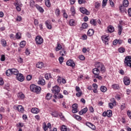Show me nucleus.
<instances>
[{
  "label": "nucleus",
  "mask_w": 131,
  "mask_h": 131,
  "mask_svg": "<svg viewBox=\"0 0 131 131\" xmlns=\"http://www.w3.org/2000/svg\"><path fill=\"white\" fill-rule=\"evenodd\" d=\"M95 68H97L99 70L101 73H104L106 71V68L105 66L103 64V62H96L94 65Z\"/></svg>",
  "instance_id": "f257e3e1"
},
{
  "label": "nucleus",
  "mask_w": 131,
  "mask_h": 131,
  "mask_svg": "<svg viewBox=\"0 0 131 131\" xmlns=\"http://www.w3.org/2000/svg\"><path fill=\"white\" fill-rule=\"evenodd\" d=\"M30 89L31 92L36 93V94H39V93H40V91L41 90V88H40V87L34 84H32L30 86Z\"/></svg>",
  "instance_id": "f03ea898"
},
{
  "label": "nucleus",
  "mask_w": 131,
  "mask_h": 131,
  "mask_svg": "<svg viewBox=\"0 0 131 131\" xmlns=\"http://www.w3.org/2000/svg\"><path fill=\"white\" fill-rule=\"evenodd\" d=\"M125 66H128L131 68V56H128L124 59Z\"/></svg>",
  "instance_id": "7ed1b4c3"
},
{
  "label": "nucleus",
  "mask_w": 131,
  "mask_h": 131,
  "mask_svg": "<svg viewBox=\"0 0 131 131\" xmlns=\"http://www.w3.org/2000/svg\"><path fill=\"white\" fill-rule=\"evenodd\" d=\"M51 91L53 94H54V96H55V95H58V94L60 93V91H61V89L60 88V87H59V86L55 85Z\"/></svg>",
  "instance_id": "20e7f679"
},
{
  "label": "nucleus",
  "mask_w": 131,
  "mask_h": 131,
  "mask_svg": "<svg viewBox=\"0 0 131 131\" xmlns=\"http://www.w3.org/2000/svg\"><path fill=\"white\" fill-rule=\"evenodd\" d=\"M36 45H41L43 42V39L40 36H37L35 38Z\"/></svg>",
  "instance_id": "39448f33"
},
{
  "label": "nucleus",
  "mask_w": 131,
  "mask_h": 131,
  "mask_svg": "<svg viewBox=\"0 0 131 131\" xmlns=\"http://www.w3.org/2000/svg\"><path fill=\"white\" fill-rule=\"evenodd\" d=\"M101 39L105 45H108V42L109 41V36L106 35H102L101 36Z\"/></svg>",
  "instance_id": "423d86ee"
},
{
  "label": "nucleus",
  "mask_w": 131,
  "mask_h": 131,
  "mask_svg": "<svg viewBox=\"0 0 131 131\" xmlns=\"http://www.w3.org/2000/svg\"><path fill=\"white\" fill-rule=\"evenodd\" d=\"M80 12H81V13H82V14H84L85 15H88L91 14L90 11H88V9L84 7L80 8Z\"/></svg>",
  "instance_id": "0eeeda50"
},
{
  "label": "nucleus",
  "mask_w": 131,
  "mask_h": 131,
  "mask_svg": "<svg viewBox=\"0 0 131 131\" xmlns=\"http://www.w3.org/2000/svg\"><path fill=\"white\" fill-rule=\"evenodd\" d=\"M85 125H86V126H88V127H90V128H91V129H93V130H96V126L93 123L89 122H86L85 123Z\"/></svg>",
  "instance_id": "6e6552de"
},
{
  "label": "nucleus",
  "mask_w": 131,
  "mask_h": 131,
  "mask_svg": "<svg viewBox=\"0 0 131 131\" xmlns=\"http://www.w3.org/2000/svg\"><path fill=\"white\" fill-rule=\"evenodd\" d=\"M72 112L73 113H77L78 112V105L77 103H74L72 105Z\"/></svg>",
  "instance_id": "1a4fd4ad"
},
{
  "label": "nucleus",
  "mask_w": 131,
  "mask_h": 131,
  "mask_svg": "<svg viewBox=\"0 0 131 131\" xmlns=\"http://www.w3.org/2000/svg\"><path fill=\"white\" fill-rule=\"evenodd\" d=\"M123 82L125 85H129V83H130V79L127 76L124 77L123 78Z\"/></svg>",
  "instance_id": "9d476101"
},
{
  "label": "nucleus",
  "mask_w": 131,
  "mask_h": 131,
  "mask_svg": "<svg viewBox=\"0 0 131 131\" xmlns=\"http://www.w3.org/2000/svg\"><path fill=\"white\" fill-rule=\"evenodd\" d=\"M16 79L18 80V81H24V76H23V74H18L16 76Z\"/></svg>",
  "instance_id": "9b49d317"
},
{
  "label": "nucleus",
  "mask_w": 131,
  "mask_h": 131,
  "mask_svg": "<svg viewBox=\"0 0 131 131\" xmlns=\"http://www.w3.org/2000/svg\"><path fill=\"white\" fill-rule=\"evenodd\" d=\"M67 65L68 66H71V67H74L75 66V63L73 60L69 59L67 61Z\"/></svg>",
  "instance_id": "f8f14e48"
},
{
  "label": "nucleus",
  "mask_w": 131,
  "mask_h": 131,
  "mask_svg": "<svg viewBox=\"0 0 131 131\" xmlns=\"http://www.w3.org/2000/svg\"><path fill=\"white\" fill-rule=\"evenodd\" d=\"M36 67L39 69H41L45 67V64L42 62H38L36 63Z\"/></svg>",
  "instance_id": "ddd939ff"
},
{
  "label": "nucleus",
  "mask_w": 131,
  "mask_h": 131,
  "mask_svg": "<svg viewBox=\"0 0 131 131\" xmlns=\"http://www.w3.org/2000/svg\"><path fill=\"white\" fill-rule=\"evenodd\" d=\"M35 8L37 9V10H38V11L39 12H40L41 13H43V12H45V9H43V8H42V7H41V6H40L39 5H38V4H36L35 5Z\"/></svg>",
  "instance_id": "4468645a"
},
{
  "label": "nucleus",
  "mask_w": 131,
  "mask_h": 131,
  "mask_svg": "<svg viewBox=\"0 0 131 131\" xmlns=\"http://www.w3.org/2000/svg\"><path fill=\"white\" fill-rule=\"evenodd\" d=\"M95 33V31L93 29H90L88 30L87 35L88 36H93Z\"/></svg>",
  "instance_id": "2eb2a0df"
},
{
  "label": "nucleus",
  "mask_w": 131,
  "mask_h": 131,
  "mask_svg": "<svg viewBox=\"0 0 131 131\" xmlns=\"http://www.w3.org/2000/svg\"><path fill=\"white\" fill-rule=\"evenodd\" d=\"M17 96L18 99H19V100H23V99L25 98V95H24V94H23L22 92L18 93L17 94Z\"/></svg>",
  "instance_id": "dca6fc26"
},
{
  "label": "nucleus",
  "mask_w": 131,
  "mask_h": 131,
  "mask_svg": "<svg viewBox=\"0 0 131 131\" xmlns=\"http://www.w3.org/2000/svg\"><path fill=\"white\" fill-rule=\"evenodd\" d=\"M112 89L115 90V91H118L120 90V87L118 84H114L112 85Z\"/></svg>",
  "instance_id": "f3484780"
},
{
  "label": "nucleus",
  "mask_w": 131,
  "mask_h": 131,
  "mask_svg": "<svg viewBox=\"0 0 131 131\" xmlns=\"http://www.w3.org/2000/svg\"><path fill=\"white\" fill-rule=\"evenodd\" d=\"M31 112L33 114H37L39 113V110H38V108H37L36 107H33L31 109Z\"/></svg>",
  "instance_id": "a211bd4d"
},
{
  "label": "nucleus",
  "mask_w": 131,
  "mask_h": 131,
  "mask_svg": "<svg viewBox=\"0 0 131 131\" xmlns=\"http://www.w3.org/2000/svg\"><path fill=\"white\" fill-rule=\"evenodd\" d=\"M114 30L115 29L113 26L110 25L107 27V31H108V32H110V33H112V32H114Z\"/></svg>",
  "instance_id": "6ab92c4d"
},
{
  "label": "nucleus",
  "mask_w": 131,
  "mask_h": 131,
  "mask_svg": "<svg viewBox=\"0 0 131 131\" xmlns=\"http://www.w3.org/2000/svg\"><path fill=\"white\" fill-rule=\"evenodd\" d=\"M100 72H101V71L97 68L93 69V73L95 75H99Z\"/></svg>",
  "instance_id": "aec40b11"
},
{
  "label": "nucleus",
  "mask_w": 131,
  "mask_h": 131,
  "mask_svg": "<svg viewBox=\"0 0 131 131\" xmlns=\"http://www.w3.org/2000/svg\"><path fill=\"white\" fill-rule=\"evenodd\" d=\"M18 0H16V3L14 4L15 7H16V9L18 12H20L21 11V8L20 7L19 5V3L17 1Z\"/></svg>",
  "instance_id": "412c9836"
},
{
  "label": "nucleus",
  "mask_w": 131,
  "mask_h": 131,
  "mask_svg": "<svg viewBox=\"0 0 131 131\" xmlns=\"http://www.w3.org/2000/svg\"><path fill=\"white\" fill-rule=\"evenodd\" d=\"M61 131H71L70 128L67 127V126L62 125L60 127Z\"/></svg>",
  "instance_id": "4be33fe9"
},
{
  "label": "nucleus",
  "mask_w": 131,
  "mask_h": 131,
  "mask_svg": "<svg viewBox=\"0 0 131 131\" xmlns=\"http://www.w3.org/2000/svg\"><path fill=\"white\" fill-rule=\"evenodd\" d=\"M88 112V107H85L79 112V115H82Z\"/></svg>",
  "instance_id": "5701e85b"
},
{
  "label": "nucleus",
  "mask_w": 131,
  "mask_h": 131,
  "mask_svg": "<svg viewBox=\"0 0 131 131\" xmlns=\"http://www.w3.org/2000/svg\"><path fill=\"white\" fill-rule=\"evenodd\" d=\"M70 12L72 13V16L73 17H75V15L76 14V12L75 11V9L74 7H72L70 9Z\"/></svg>",
  "instance_id": "b1692460"
},
{
  "label": "nucleus",
  "mask_w": 131,
  "mask_h": 131,
  "mask_svg": "<svg viewBox=\"0 0 131 131\" xmlns=\"http://www.w3.org/2000/svg\"><path fill=\"white\" fill-rule=\"evenodd\" d=\"M12 74L16 75V76L19 74V71L16 69H11Z\"/></svg>",
  "instance_id": "393cba45"
},
{
  "label": "nucleus",
  "mask_w": 131,
  "mask_h": 131,
  "mask_svg": "<svg viewBox=\"0 0 131 131\" xmlns=\"http://www.w3.org/2000/svg\"><path fill=\"white\" fill-rule=\"evenodd\" d=\"M51 115L53 116V117L57 118L58 116H59V113L57 111H55L51 113Z\"/></svg>",
  "instance_id": "a878e982"
},
{
  "label": "nucleus",
  "mask_w": 131,
  "mask_h": 131,
  "mask_svg": "<svg viewBox=\"0 0 131 131\" xmlns=\"http://www.w3.org/2000/svg\"><path fill=\"white\" fill-rule=\"evenodd\" d=\"M37 83L38 84H40V85H45L46 81L43 79H41L38 81Z\"/></svg>",
  "instance_id": "bb28decb"
},
{
  "label": "nucleus",
  "mask_w": 131,
  "mask_h": 131,
  "mask_svg": "<svg viewBox=\"0 0 131 131\" xmlns=\"http://www.w3.org/2000/svg\"><path fill=\"white\" fill-rule=\"evenodd\" d=\"M52 97H53V95H52V94L48 93L45 97L46 100H47L48 101H49L51 100V99H52Z\"/></svg>",
  "instance_id": "cd10ccee"
},
{
  "label": "nucleus",
  "mask_w": 131,
  "mask_h": 131,
  "mask_svg": "<svg viewBox=\"0 0 131 131\" xmlns=\"http://www.w3.org/2000/svg\"><path fill=\"white\" fill-rule=\"evenodd\" d=\"M45 5L47 8H51V1L50 0H45Z\"/></svg>",
  "instance_id": "c85d7f7f"
},
{
  "label": "nucleus",
  "mask_w": 131,
  "mask_h": 131,
  "mask_svg": "<svg viewBox=\"0 0 131 131\" xmlns=\"http://www.w3.org/2000/svg\"><path fill=\"white\" fill-rule=\"evenodd\" d=\"M90 24H91V25H93L94 26H96L97 25V20L95 19H92L90 20Z\"/></svg>",
  "instance_id": "c756f323"
},
{
  "label": "nucleus",
  "mask_w": 131,
  "mask_h": 131,
  "mask_svg": "<svg viewBox=\"0 0 131 131\" xmlns=\"http://www.w3.org/2000/svg\"><path fill=\"white\" fill-rule=\"evenodd\" d=\"M6 74L7 75V76H11V75H12V69L7 70L6 71Z\"/></svg>",
  "instance_id": "7c9ffc66"
},
{
  "label": "nucleus",
  "mask_w": 131,
  "mask_h": 131,
  "mask_svg": "<svg viewBox=\"0 0 131 131\" xmlns=\"http://www.w3.org/2000/svg\"><path fill=\"white\" fill-rule=\"evenodd\" d=\"M54 97L55 99H63V95L59 93L57 95H54Z\"/></svg>",
  "instance_id": "2f4dec72"
},
{
  "label": "nucleus",
  "mask_w": 131,
  "mask_h": 131,
  "mask_svg": "<svg viewBox=\"0 0 131 131\" xmlns=\"http://www.w3.org/2000/svg\"><path fill=\"white\" fill-rule=\"evenodd\" d=\"M55 14L56 17H59V16H60V9H59L58 8H56L55 10Z\"/></svg>",
  "instance_id": "473e14b6"
},
{
  "label": "nucleus",
  "mask_w": 131,
  "mask_h": 131,
  "mask_svg": "<svg viewBox=\"0 0 131 131\" xmlns=\"http://www.w3.org/2000/svg\"><path fill=\"white\" fill-rule=\"evenodd\" d=\"M69 23L70 26H75V20L74 19H70Z\"/></svg>",
  "instance_id": "72a5a7b5"
},
{
  "label": "nucleus",
  "mask_w": 131,
  "mask_h": 131,
  "mask_svg": "<svg viewBox=\"0 0 131 131\" xmlns=\"http://www.w3.org/2000/svg\"><path fill=\"white\" fill-rule=\"evenodd\" d=\"M100 91L102 93H106V92H107V88L105 86H101Z\"/></svg>",
  "instance_id": "f704fd0d"
},
{
  "label": "nucleus",
  "mask_w": 131,
  "mask_h": 131,
  "mask_svg": "<svg viewBox=\"0 0 131 131\" xmlns=\"http://www.w3.org/2000/svg\"><path fill=\"white\" fill-rule=\"evenodd\" d=\"M30 6L31 8H34L35 7V2L33 0L30 1Z\"/></svg>",
  "instance_id": "c9c22d12"
},
{
  "label": "nucleus",
  "mask_w": 131,
  "mask_h": 131,
  "mask_svg": "<svg viewBox=\"0 0 131 131\" xmlns=\"http://www.w3.org/2000/svg\"><path fill=\"white\" fill-rule=\"evenodd\" d=\"M46 26H47L48 29H52V25L49 24V21L47 20L45 22Z\"/></svg>",
  "instance_id": "e433bc0d"
},
{
  "label": "nucleus",
  "mask_w": 131,
  "mask_h": 131,
  "mask_svg": "<svg viewBox=\"0 0 131 131\" xmlns=\"http://www.w3.org/2000/svg\"><path fill=\"white\" fill-rule=\"evenodd\" d=\"M125 8H126V7H125L123 5H121L119 7V10L120 11V12H121V13H124V10H125Z\"/></svg>",
  "instance_id": "4c0bfd02"
},
{
  "label": "nucleus",
  "mask_w": 131,
  "mask_h": 131,
  "mask_svg": "<svg viewBox=\"0 0 131 131\" xmlns=\"http://www.w3.org/2000/svg\"><path fill=\"white\" fill-rule=\"evenodd\" d=\"M18 112H21V113H23L24 112V107L22 106V105H18Z\"/></svg>",
  "instance_id": "58836bf2"
},
{
  "label": "nucleus",
  "mask_w": 131,
  "mask_h": 131,
  "mask_svg": "<svg viewBox=\"0 0 131 131\" xmlns=\"http://www.w3.org/2000/svg\"><path fill=\"white\" fill-rule=\"evenodd\" d=\"M59 54L60 56H65L66 55V51H65V49H62L60 52Z\"/></svg>",
  "instance_id": "ea45409f"
},
{
  "label": "nucleus",
  "mask_w": 131,
  "mask_h": 131,
  "mask_svg": "<svg viewBox=\"0 0 131 131\" xmlns=\"http://www.w3.org/2000/svg\"><path fill=\"white\" fill-rule=\"evenodd\" d=\"M122 32V26H118V34L119 35H121Z\"/></svg>",
  "instance_id": "a19ab883"
},
{
  "label": "nucleus",
  "mask_w": 131,
  "mask_h": 131,
  "mask_svg": "<svg viewBox=\"0 0 131 131\" xmlns=\"http://www.w3.org/2000/svg\"><path fill=\"white\" fill-rule=\"evenodd\" d=\"M45 77L46 79H47V80H49V78H52V75H51V74L47 73L45 74Z\"/></svg>",
  "instance_id": "79ce46f5"
},
{
  "label": "nucleus",
  "mask_w": 131,
  "mask_h": 131,
  "mask_svg": "<svg viewBox=\"0 0 131 131\" xmlns=\"http://www.w3.org/2000/svg\"><path fill=\"white\" fill-rule=\"evenodd\" d=\"M62 49V46H61V44L58 43L57 46L56 47V52H58V51H60Z\"/></svg>",
  "instance_id": "37998d69"
},
{
  "label": "nucleus",
  "mask_w": 131,
  "mask_h": 131,
  "mask_svg": "<svg viewBox=\"0 0 131 131\" xmlns=\"http://www.w3.org/2000/svg\"><path fill=\"white\" fill-rule=\"evenodd\" d=\"M25 46H26V42L25 41H22L20 42V48H25Z\"/></svg>",
  "instance_id": "c03bdc74"
},
{
  "label": "nucleus",
  "mask_w": 131,
  "mask_h": 131,
  "mask_svg": "<svg viewBox=\"0 0 131 131\" xmlns=\"http://www.w3.org/2000/svg\"><path fill=\"white\" fill-rule=\"evenodd\" d=\"M123 6L124 7H128V1L127 0H124L123 2Z\"/></svg>",
  "instance_id": "a18cd8bd"
},
{
  "label": "nucleus",
  "mask_w": 131,
  "mask_h": 131,
  "mask_svg": "<svg viewBox=\"0 0 131 131\" xmlns=\"http://www.w3.org/2000/svg\"><path fill=\"white\" fill-rule=\"evenodd\" d=\"M118 52L119 53H124L125 52V49L124 48L121 47L118 49Z\"/></svg>",
  "instance_id": "49530a36"
},
{
  "label": "nucleus",
  "mask_w": 131,
  "mask_h": 131,
  "mask_svg": "<svg viewBox=\"0 0 131 131\" xmlns=\"http://www.w3.org/2000/svg\"><path fill=\"white\" fill-rule=\"evenodd\" d=\"M107 117H111L112 116V111L108 110L106 112Z\"/></svg>",
  "instance_id": "de8ad7c7"
},
{
  "label": "nucleus",
  "mask_w": 131,
  "mask_h": 131,
  "mask_svg": "<svg viewBox=\"0 0 131 131\" xmlns=\"http://www.w3.org/2000/svg\"><path fill=\"white\" fill-rule=\"evenodd\" d=\"M74 117L77 120H81V117H80V116H78L77 115H74Z\"/></svg>",
  "instance_id": "09e8293b"
},
{
  "label": "nucleus",
  "mask_w": 131,
  "mask_h": 131,
  "mask_svg": "<svg viewBox=\"0 0 131 131\" xmlns=\"http://www.w3.org/2000/svg\"><path fill=\"white\" fill-rule=\"evenodd\" d=\"M2 45L3 47H6L7 46V41L5 39H2L1 40Z\"/></svg>",
  "instance_id": "8fccbe9b"
},
{
  "label": "nucleus",
  "mask_w": 131,
  "mask_h": 131,
  "mask_svg": "<svg viewBox=\"0 0 131 131\" xmlns=\"http://www.w3.org/2000/svg\"><path fill=\"white\" fill-rule=\"evenodd\" d=\"M111 102L112 104H113L114 105L116 106V100H115V98H112V99H111Z\"/></svg>",
  "instance_id": "3c124183"
},
{
  "label": "nucleus",
  "mask_w": 131,
  "mask_h": 131,
  "mask_svg": "<svg viewBox=\"0 0 131 131\" xmlns=\"http://www.w3.org/2000/svg\"><path fill=\"white\" fill-rule=\"evenodd\" d=\"M88 24L86 23H84L82 24V28L83 29H86V28H88Z\"/></svg>",
  "instance_id": "603ef678"
},
{
  "label": "nucleus",
  "mask_w": 131,
  "mask_h": 131,
  "mask_svg": "<svg viewBox=\"0 0 131 131\" xmlns=\"http://www.w3.org/2000/svg\"><path fill=\"white\" fill-rule=\"evenodd\" d=\"M100 6H101V4L99 2H96L95 4V9H99L100 8Z\"/></svg>",
  "instance_id": "864d4df0"
},
{
  "label": "nucleus",
  "mask_w": 131,
  "mask_h": 131,
  "mask_svg": "<svg viewBox=\"0 0 131 131\" xmlns=\"http://www.w3.org/2000/svg\"><path fill=\"white\" fill-rule=\"evenodd\" d=\"M82 95V91H80L76 94V96L78 98H80Z\"/></svg>",
  "instance_id": "5fc2aeb1"
},
{
  "label": "nucleus",
  "mask_w": 131,
  "mask_h": 131,
  "mask_svg": "<svg viewBox=\"0 0 131 131\" xmlns=\"http://www.w3.org/2000/svg\"><path fill=\"white\" fill-rule=\"evenodd\" d=\"M108 0H103L102 1V8H105L106 7V5H107V2Z\"/></svg>",
  "instance_id": "6e6d98bb"
},
{
  "label": "nucleus",
  "mask_w": 131,
  "mask_h": 131,
  "mask_svg": "<svg viewBox=\"0 0 131 131\" xmlns=\"http://www.w3.org/2000/svg\"><path fill=\"white\" fill-rule=\"evenodd\" d=\"M58 115L60 117L61 120H65V117L63 115V113H60Z\"/></svg>",
  "instance_id": "4d7b16f0"
},
{
  "label": "nucleus",
  "mask_w": 131,
  "mask_h": 131,
  "mask_svg": "<svg viewBox=\"0 0 131 131\" xmlns=\"http://www.w3.org/2000/svg\"><path fill=\"white\" fill-rule=\"evenodd\" d=\"M57 82L58 83H61L62 82V77H61L60 76H57Z\"/></svg>",
  "instance_id": "13d9d810"
},
{
  "label": "nucleus",
  "mask_w": 131,
  "mask_h": 131,
  "mask_svg": "<svg viewBox=\"0 0 131 131\" xmlns=\"http://www.w3.org/2000/svg\"><path fill=\"white\" fill-rule=\"evenodd\" d=\"M15 36L17 39H20L21 38V34L20 33H17Z\"/></svg>",
  "instance_id": "bf43d9fd"
},
{
  "label": "nucleus",
  "mask_w": 131,
  "mask_h": 131,
  "mask_svg": "<svg viewBox=\"0 0 131 131\" xmlns=\"http://www.w3.org/2000/svg\"><path fill=\"white\" fill-rule=\"evenodd\" d=\"M16 126L17 127H23L24 126V123L19 122L18 124H17Z\"/></svg>",
  "instance_id": "052dcab7"
},
{
  "label": "nucleus",
  "mask_w": 131,
  "mask_h": 131,
  "mask_svg": "<svg viewBox=\"0 0 131 131\" xmlns=\"http://www.w3.org/2000/svg\"><path fill=\"white\" fill-rule=\"evenodd\" d=\"M59 61L60 64H62L64 61V57L62 56L59 57Z\"/></svg>",
  "instance_id": "680f3d73"
},
{
  "label": "nucleus",
  "mask_w": 131,
  "mask_h": 131,
  "mask_svg": "<svg viewBox=\"0 0 131 131\" xmlns=\"http://www.w3.org/2000/svg\"><path fill=\"white\" fill-rule=\"evenodd\" d=\"M78 3L80 5H82V4H84V3H85V0H78Z\"/></svg>",
  "instance_id": "e2e57ef3"
},
{
  "label": "nucleus",
  "mask_w": 131,
  "mask_h": 131,
  "mask_svg": "<svg viewBox=\"0 0 131 131\" xmlns=\"http://www.w3.org/2000/svg\"><path fill=\"white\" fill-rule=\"evenodd\" d=\"M5 60H6V56H5V55H2L1 56V60L2 62H4V61H5Z\"/></svg>",
  "instance_id": "0e129e2a"
},
{
  "label": "nucleus",
  "mask_w": 131,
  "mask_h": 131,
  "mask_svg": "<svg viewBox=\"0 0 131 131\" xmlns=\"http://www.w3.org/2000/svg\"><path fill=\"white\" fill-rule=\"evenodd\" d=\"M114 106H116V105L113 104V103H108L109 108H110L111 109L113 108V107H114Z\"/></svg>",
  "instance_id": "69168bd1"
},
{
  "label": "nucleus",
  "mask_w": 131,
  "mask_h": 131,
  "mask_svg": "<svg viewBox=\"0 0 131 131\" xmlns=\"http://www.w3.org/2000/svg\"><path fill=\"white\" fill-rule=\"evenodd\" d=\"M75 90H76V92H81V90H80V88H79V86H76L75 87Z\"/></svg>",
  "instance_id": "338daca9"
},
{
  "label": "nucleus",
  "mask_w": 131,
  "mask_h": 131,
  "mask_svg": "<svg viewBox=\"0 0 131 131\" xmlns=\"http://www.w3.org/2000/svg\"><path fill=\"white\" fill-rule=\"evenodd\" d=\"M127 115L128 116V117L131 119V111H128L127 112Z\"/></svg>",
  "instance_id": "774afa93"
}]
</instances>
